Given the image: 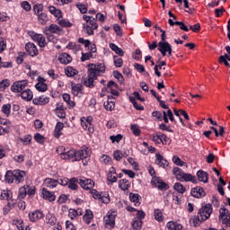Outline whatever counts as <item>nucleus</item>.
I'll use <instances>...</instances> for the list:
<instances>
[{"label":"nucleus","instance_id":"f257e3e1","mask_svg":"<svg viewBox=\"0 0 230 230\" xmlns=\"http://www.w3.org/2000/svg\"><path fill=\"white\" fill-rule=\"evenodd\" d=\"M57 153L61 155V159H72V161H82L84 159H89L91 157V149L84 147L79 151L71 149L66 152L65 146H58Z\"/></svg>","mask_w":230,"mask_h":230},{"label":"nucleus","instance_id":"f03ea898","mask_svg":"<svg viewBox=\"0 0 230 230\" xmlns=\"http://www.w3.org/2000/svg\"><path fill=\"white\" fill-rule=\"evenodd\" d=\"M87 76L84 79V85L93 89L94 87V80H98L100 73H105V64H89Z\"/></svg>","mask_w":230,"mask_h":230},{"label":"nucleus","instance_id":"7ed1b4c3","mask_svg":"<svg viewBox=\"0 0 230 230\" xmlns=\"http://www.w3.org/2000/svg\"><path fill=\"white\" fill-rule=\"evenodd\" d=\"M172 173L175 175L177 181H180L181 182H192L193 184H197L199 182V181H197V177L190 173L184 172L179 167H174L172 169Z\"/></svg>","mask_w":230,"mask_h":230},{"label":"nucleus","instance_id":"20e7f679","mask_svg":"<svg viewBox=\"0 0 230 230\" xmlns=\"http://www.w3.org/2000/svg\"><path fill=\"white\" fill-rule=\"evenodd\" d=\"M211 213H213V206L211 204H206L199 210V216L201 218V222H204L211 217Z\"/></svg>","mask_w":230,"mask_h":230},{"label":"nucleus","instance_id":"39448f33","mask_svg":"<svg viewBox=\"0 0 230 230\" xmlns=\"http://www.w3.org/2000/svg\"><path fill=\"white\" fill-rule=\"evenodd\" d=\"M158 51L162 53L163 57H166V53L167 57H172L173 49H172V45H170L168 41H164L158 43Z\"/></svg>","mask_w":230,"mask_h":230},{"label":"nucleus","instance_id":"423d86ee","mask_svg":"<svg viewBox=\"0 0 230 230\" xmlns=\"http://www.w3.org/2000/svg\"><path fill=\"white\" fill-rule=\"evenodd\" d=\"M116 212H108L107 216L104 217L106 227H109L110 229L114 228V226H116Z\"/></svg>","mask_w":230,"mask_h":230},{"label":"nucleus","instance_id":"0eeeda50","mask_svg":"<svg viewBox=\"0 0 230 230\" xmlns=\"http://www.w3.org/2000/svg\"><path fill=\"white\" fill-rule=\"evenodd\" d=\"M26 85H28L27 81H18L13 83L11 89L13 93H22V90L26 88Z\"/></svg>","mask_w":230,"mask_h":230},{"label":"nucleus","instance_id":"6e6552de","mask_svg":"<svg viewBox=\"0 0 230 230\" xmlns=\"http://www.w3.org/2000/svg\"><path fill=\"white\" fill-rule=\"evenodd\" d=\"M60 31H62V29L55 23L50 24L49 27H45L43 30V33L45 35L51 33H60Z\"/></svg>","mask_w":230,"mask_h":230},{"label":"nucleus","instance_id":"1a4fd4ad","mask_svg":"<svg viewBox=\"0 0 230 230\" xmlns=\"http://www.w3.org/2000/svg\"><path fill=\"white\" fill-rule=\"evenodd\" d=\"M13 174L14 177V182H16V184L24 182V177H26V172L16 170L13 172Z\"/></svg>","mask_w":230,"mask_h":230},{"label":"nucleus","instance_id":"9d476101","mask_svg":"<svg viewBox=\"0 0 230 230\" xmlns=\"http://www.w3.org/2000/svg\"><path fill=\"white\" fill-rule=\"evenodd\" d=\"M152 184H155L158 188V190H168V184L166 182L161 181V178L153 177L151 181Z\"/></svg>","mask_w":230,"mask_h":230},{"label":"nucleus","instance_id":"9b49d317","mask_svg":"<svg viewBox=\"0 0 230 230\" xmlns=\"http://www.w3.org/2000/svg\"><path fill=\"white\" fill-rule=\"evenodd\" d=\"M25 49L29 55H31V57H37V55H39V49H37V46L31 42H29L25 45Z\"/></svg>","mask_w":230,"mask_h":230},{"label":"nucleus","instance_id":"f8f14e48","mask_svg":"<svg viewBox=\"0 0 230 230\" xmlns=\"http://www.w3.org/2000/svg\"><path fill=\"white\" fill-rule=\"evenodd\" d=\"M190 194L195 199H201V197H206V191H204V189L202 187L193 188L190 191Z\"/></svg>","mask_w":230,"mask_h":230},{"label":"nucleus","instance_id":"ddd939ff","mask_svg":"<svg viewBox=\"0 0 230 230\" xmlns=\"http://www.w3.org/2000/svg\"><path fill=\"white\" fill-rule=\"evenodd\" d=\"M44 82H46L44 78L42 77L38 78V84H36L35 88L40 93H46V91H48V84H46V83Z\"/></svg>","mask_w":230,"mask_h":230},{"label":"nucleus","instance_id":"4468645a","mask_svg":"<svg viewBox=\"0 0 230 230\" xmlns=\"http://www.w3.org/2000/svg\"><path fill=\"white\" fill-rule=\"evenodd\" d=\"M79 184L84 188V190H93L94 188V181L91 179L79 180Z\"/></svg>","mask_w":230,"mask_h":230},{"label":"nucleus","instance_id":"2eb2a0df","mask_svg":"<svg viewBox=\"0 0 230 230\" xmlns=\"http://www.w3.org/2000/svg\"><path fill=\"white\" fill-rule=\"evenodd\" d=\"M197 177L199 182H204L205 184H208L209 174H208L207 172H204L202 170L198 171Z\"/></svg>","mask_w":230,"mask_h":230},{"label":"nucleus","instance_id":"dca6fc26","mask_svg":"<svg viewBox=\"0 0 230 230\" xmlns=\"http://www.w3.org/2000/svg\"><path fill=\"white\" fill-rule=\"evenodd\" d=\"M32 103H34V105H46L49 103V98L44 95L36 97L32 100Z\"/></svg>","mask_w":230,"mask_h":230},{"label":"nucleus","instance_id":"f3484780","mask_svg":"<svg viewBox=\"0 0 230 230\" xmlns=\"http://www.w3.org/2000/svg\"><path fill=\"white\" fill-rule=\"evenodd\" d=\"M41 195L43 197V199H45V200H49V202H54L55 199H57V197L55 196V194H53V192L43 189Z\"/></svg>","mask_w":230,"mask_h":230},{"label":"nucleus","instance_id":"a211bd4d","mask_svg":"<svg viewBox=\"0 0 230 230\" xmlns=\"http://www.w3.org/2000/svg\"><path fill=\"white\" fill-rule=\"evenodd\" d=\"M44 217V214L41 211L36 210L31 214H29V218L31 222H38L40 218Z\"/></svg>","mask_w":230,"mask_h":230},{"label":"nucleus","instance_id":"6ab92c4d","mask_svg":"<svg viewBox=\"0 0 230 230\" xmlns=\"http://www.w3.org/2000/svg\"><path fill=\"white\" fill-rule=\"evenodd\" d=\"M155 157H156L155 163L157 165L160 166V168H166V166H168V161L164 159L163 155H161L160 154H157Z\"/></svg>","mask_w":230,"mask_h":230},{"label":"nucleus","instance_id":"aec40b11","mask_svg":"<svg viewBox=\"0 0 230 230\" xmlns=\"http://www.w3.org/2000/svg\"><path fill=\"white\" fill-rule=\"evenodd\" d=\"M43 184L47 188L53 189V188H57L58 186V181L55 179L47 178V179H45Z\"/></svg>","mask_w":230,"mask_h":230},{"label":"nucleus","instance_id":"412c9836","mask_svg":"<svg viewBox=\"0 0 230 230\" xmlns=\"http://www.w3.org/2000/svg\"><path fill=\"white\" fill-rule=\"evenodd\" d=\"M21 96H22V100H26L27 102H31V100L33 99V93L30 89L23 90L21 93Z\"/></svg>","mask_w":230,"mask_h":230},{"label":"nucleus","instance_id":"4be33fe9","mask_svg":"<svg viewBox=\"0 0 230 230\" xmlns=\"http://www.w3.org/2000/svg\"><path fill=\"white\" fill-rule=\"evenodd\" d=\"M58 60L61 64L67 65L71 60H73V58H71L67 53H63L59 56Z\"/></svg>","mask_w":230,"mask_h":230},{"label":"nucleus","instance_id":"5701e85b","mask_svg":"<svg viewBox=\"0 0 230 230\" xmlns=\"http://www.w3.org/2000/svg\"><path fill=\"white\" fill-rule=\"evenodd\" d=\"M62 128H64V123L58 122L54 129V137L58 138L62 136Z\"/></svg>","mask_w":230,"mask_h":230},{"label":"nucleus","instance_id":"b1692460","mask_svg":"<svg viewBox=\"0 0 230 230\" xmlns=\"http://www.w3.org/2000/svg\"><path fill=\"white\" fill-rule=\"evenodd\" d=\"M167 229L169 230H182V225L170 221L166 225Z\"/></svg>","mask_w":230,"mask_h":230},{"label":"nucleus","instance_id":"393cba45","mask_svg":"<svg viewBox=\"0 0 230 230\" xmlns=\"http://www.w3.org/2000/svg\"><path fill=\"white\" fill-rule=\"evenodd\" d=\"M119 188L122 190V191H127L130 188V182L127 179H122L119 181Z\"/></svg>","mask_w":230,"mask_h":230},{"label":"nucleus","instance_id":"a878e982","mask_svg":"<svg viewBox=\"0 0 230 230\" xmlns=\"http://www.w3.org/2000/svg\"><path fill=\"white\" fill-rule=\"evenodd\" d=\"M79 182L80 180L78 181L76 178H72L69 180L67 186L70 190H77Z\"/></svg>","mask_w":230,"mask_h":230},{"label":"nucleus","instance_id":"bb28decb","mask_svg":"<svg viewBox=\"0 0 230 230\" xmlns=\"http://www.w3.org/2000/svg\"><path fill=\"white\" fill-rule=\"evenodd\" d=\"M93 217H94V215L93 214V211L91 209H87L83 217V220L84 222H85V224H91V219Z\"/></svg>","mask_w":230,"mask_h":230},{"label":"nucleus","instance_id":"cd10ccee","mask_svg":"<svg viewBox=\"0 0 230 230\" xmlns=\"http://www.w3.org/2000/svg\"><path fill=\"white\" fill-rule=\"evenodd\" d=\"M110 48H111V51H114L119 57H123V55H124L123 49L121 48L118 47V45H116L114 43H111Z\"/></svg>","mask_w":230,"mask_h":230},{"label":"nucleus","instance_id":"c85d7f7f","mask_svg":"<svg viewBox=\"0 0 230 230\" xmlns=\"http://www.w3.org/2000/svg\"><path fill=\"white\" fill-rule=\"evenodd\" d=\"M131 226L134 230H141V227H143V221H141V219H137V217H135L133 219Z\"/></svg>","mask_w":230,"mask_h":230},{"label":"nucleus","instance_id":"c756f323","mask_svg":"<svg viewBox=\"0 0 230 230\" xmlns=\"http://www.w3.org/2000/svg\"><path fill=\"white\" fill-rule=\"evenodd\" d=\"M164 66H166V61H160L158 62V65L155 66V75H156V76H161V72L159 71V69H163Z\"/></svg>","mask_w":230,"mask_h":230},{"label":"nucleus","instance_id":"7c9ffc66","mask_svg":"<svg viewBox=\"0 0 230 230\" xmlns=\"http://www.w3.org/2000/svg\"><path fill=\"white\" fill-rule=\"evenodd\" d=\"M49 11L52 15H55V17H58V19H60L62 17V12L58 9H56L55 6H49Z\"/></svg>","mask_w":230,"mask_h":230},{"label":"nucleus","instance_id":"2f4dec72","mask_svg":"<svg viewBox=\"0 0 230 230\" xmlns=\"http://www.w3.org/2000/svg\"><path fill=\"white\" fill-rule=\"evenodd\" d=\"M12 197H13V194L11 190H3L0 195L1 200H10Z\"/></svg>","mask_w":230,"mask_h":230},{"label":"nucleus","instance_id":"473e14b6","mask_svg":"<svg viewBox=\"0 0 230 230\" xmlns=\"http://www.w3.org/2000/svg\"><path fill=\"white\" fill-rule=\"evenodd\" d=\"M66 76H76L78 70L73 68V66H67L65 70Z\"/></svg>","mask_w":230,"mask_h":230},{"label":"nucleus","instance_id":"72a5a7b5","mask_svg":"<svg viewBox=\"0 0 230 230\" xmlns=\"http://www.w3.org/2000/svg\"><path fill=\"white\" fill-rule=\"evenodd\" d=\"M83 29L85 31V33H87V35H94V28L91 27V25H89V23H84L83 24Z\"/></svg>","mask_w":230,"mask_h":230},{"label":"nucleus","instance_id":"f704fd0d","mask_svg":"<svg viewBox=\"0 0 230 230\" xmlns=\"http://www.w3.org/2000/svg\"><path fill=\"white\" fill-rule=\"evenodd\" d=\"M82 92V84H72V93L74 96H78L80 93Z\"/></svg>","mask_w":230,"mask_h":230},{"label":"nucleus","instance_id":"c9c22d12","mask_svg":"<svg viewBox=\"0 0 230 230\" xmlns=\"http://www.w3.org/2000/svg\"><path fill=\"white\" fill-rule=\"evenodd\" d=\"M38 21L40 24H46V22L49 21L48 14H46V13H40L38 15Z\"/></svg>","mask_w":230,"mask_h":230},{"label":"nucleus","instance_id":"e433bc0d","mask_svg":"<svg viewBox=\"0 0 230 230\" xmlns=\"http://www.w3.org/2000/svg\"><path fill=\"white\" fill-rule=\"evenodd\" d=\"M155 218L157 220V222H163V212L159 208H155L154 211Z\"/></svg>","mask_w":230,"mask_h":230},{"label":"nucleus","instance_id":"4c0bfd02","mask_svg":"<svg viewBox=\"0 0 230 230\" xmlns=\"http://www.w3.org/2000/svg\"><path fill=\"white\" fill-rule=\"evenodd\" d=\"M175 191H178V193H184L186 191V187L182 185L181 182H176L173 186Z\"/></svg>","mask_w":230,"mask_h":230},{"label":"nucleus","instance_id":"58836bf2","mask_svg":"<svg viewBox=\"0 0 230 230\" xmlns=\"http://www.w3.org/2000/svg\"><path fill=\"white\" fill-rule=\"evenodd\" d=\"M13 181H15L13 176V172L8 171L5 173V182H8V184H12Z\"/></svg>","mask_w":230,"mask_h":230},{"label":"nucleus","instance_id":"ea45409f","mask_svg":"<svg viewBox=\"0 0 230 230\" xmlns=\"http://www.w3.org/2000/svg\"><path fill=\"white\" fill-rule=\"evenodd\" d=\"M129 199L131 202H135V206H139V194L129 193Z\"/></svg>","mask_w":230,"mask_h":230},{"label":"nucleus","instance_id":"a19ab883","mask_svg":"<svg viewBox=\"0 0 230 230\" xmlns=\"http://www.w3.org/2000/svg\"><path fill=\"white\" fill-rule=\"evenodd\" d=\"M81 125L84 130H88V132H94V129L91 127V122L89 121H81Z\"/></svg>","mask_w":230,"mask_h":230},{"label":"nucleus","instance_id":"79ce46f5","mask_svg":"<svg viewBox=\"0 0 230 230\" xmlns=\"http://www.w3.org/2000/svg\"><path fill=\"white\" fill-rule=\"evenodd\" d=\"M116 103L112 101H107L104 102V109H106V111H114Z\"/></svg>","mask_w":230,"mask_h":230},{"label":"nucleus","instance_id":"37998d69","mask_svg":"<svg viewBox=\"0 0 230 230\" xmlns=\"http://www.w3.org/2000/svg\"><path fill=\"white\" fill-rule=\"evenodd\" d=\"M12 109V105L11 104H4L2 106V112L6 116V118H8L10 116V111Z\"/></svg>","mask_w":230,"mask_h":230},{"label":"nucleus","instance_id":"c03bdc74","mask_svg":"<svg viewBox=\"0 0 230 230\" xmlns=\"http://www.w3.org/2000/svg\"><path fill=\"white\" fill-rule=\"evenodd\" d=\"M170 199H172V200H175L176 204H181V201L179 200V196H175L173 194H168L165 200L166 205L170 204Z\"/></svg>","mask_w":230,"mask_h":230},{"label":"nucleus","instance_id":"a18cd8bd","mask_svg":"<svg viewBox=\"0 0 230 230\" xmlns=\"http://www.w3.org/2000/svg\"><path fill=\"white\" fill-rule=\"evenodd\" d=\"M130 129L132 130L134 136H141V129H139V126L137 124H132L130 126Z\"/></svg>","mask_w":230,"mask_h":230},{"label":"nucleus","instance_id":"49530a36","mask_svg":"<svg viewBox=\"0 0 230 230\" xmlns=\"http://www.w3.org/2000/svg\"><path fill=\"white\" fill-rule=\"evenodd\" d=\"M113 76L114 78H117L119 84L125 83V78L123 77V75H121V73H119V71H113Z\"/></svg>","mask_w":230,"mask_h":230},{"label":"nucleus","instance_id":"de8ad7c7","mask_svg":"<svg viewBox=\"0 0 230 230\" xmlns=\"http://www.w3.org/2000/svg\"><path fill=\"white\" fill-rule=\"evenodd\" d=\"M191 222L194 227H198V226H200V224H202V217H200L199 215L198 217H194L191 218Z\"/></svg>","mask_w":230,"mask_h":230},{"label":"nucleus","instance_id":"09e8293b","mask_svg":"<svg viewBox=\"0 0 230 230\" xmlns=\"http://www.w3.org/2000/svg\"><path fill=\"white\" fill-rule=\"evenodd\" d=\"M113 157H114L115 161H121V159H123V157H125V155H123V153H121V151L116 150L113 153Z\"/></svg>","mask_w":230,"mask_h":230},{"label":"nucleus","instance_id":"8fccbe9b","mask_svg":"<svg viewBox=\"0 0 230 230\" xmlns=\"http://www.w3.org/2000/svg\"><path fill=\"white\" fill-rule=\"evenodd\" d=\"M113 62L116 67H121L123 66V59L121 58H118V56L113 57Z\"/></svg>","mask_w":230,"mask_h":230},{"label":"nucleus","instance_id":"3c124183","mask_svg":"<svg viewBox=\"0 0 230 230\" xmlns=\"http://www.w3.org/2000/svg\"><path fill=\"white\" fill-rule=\"evenodd\" d=\"M172 162L174 163V164H176L177 166H184V164H186V163H184V161L181 160L179 156L174 155L172 157Z\"/></svg>","mask_w":230,"mask_h":230},{"label":"nucleus","instance_id":"603ef678","mask_svg":"<svg viewBox=\"0 0 230 230\" xmlns=\"http://www.w3.org/2000/svg\"><path fill=\"white\" fill-rule=\"evenodd\" d=\"M27 193H28V189L26 186L21 187L19 189V198L20 199H24V197H26Z\"/></svg>","mask_w":230,"mask_h":230},{"label":"nucleus","instance_id":"864d4df0","mask_svg":"<svg viewBox=\"0 0 230 230\" xmlns=\"http://www.w3.org/2000/svg\"><path fill=\"white\" fill-rule=\"evenodd\" d=\"M42 10H44V5H42V4H35L34 6H33V11H34V13H36V15H40V12H42Z\"/></svg>","mask_w":230,"mask_h":230},{"label":"nucleus","instance_id":"5fc2aeb1","mask_svg":"<svg viewBox=\"0 0 230 230\" xmlns=\"http://www.w3.org/2000/svg\"><path fill=\"white\" fill-rule=\"evenodd\" d=\"M111 161H112V158L107 155H102L101 157V163H102V164H109Z\"/></svg>","mask_w":230,"mask_h":230},{"label":"nucleus","instance_id":"6e6d98bb","mask_svg":"<svg viewBox=\"0 0 230 230\" xmlns=\"http://www.w3.org/2000/svg\"><path fill=\"white\" fill-rule=\"evenodd\" d=\"M34 139L37 143H40V145L44 144V136L40 135V133H36L34 135Z\"/></svg>","mask_w":230,"mask_h":230},{"label":"nucleus","instance_id":"4d7b16f0","mask_svg":"<svg viewBox=\"0 0 230 230\" xmlns=\"http://www.w3.org/2000/svg\"><path fill=\"white\" fill-rule=\"evenodd\" d=\"M58 24H60L63 28H71L72 26L71 22L64 19L58 20Z\"/></svg>","mask_w":230,"mask_h":230},{"label":"nucleus","instance_id":"13d9d810","mask_svg":"<svg viewBox=\"0 0 230 230\" xmlns=\"http://www.w3.org/2000/svg\"><path fill=\"white\" fill-rule=\"evenodd\" d=\"M93 199H96L97 200H102V197L103 196L102 193L98 192L96 190H92L91 191Z\"/></svg>","mask_w":230,"mask_h":230},{"label":"nucleus","instance_id":"bf43d9fd","mask_svg":"<svg viewBox=\"0 0 230 230\" xmlns=\"http://www.w3.org/2000/svg\"><path fill=\"white\" fill-rule=\"evenodd\" d=\"M22 8L25 10L26 12H30L31 10V4L28 1H23L21 3Z\"/></svg>","mask_w":230,"mask_h":230},{"label":"nucleus","instance_id":"052dcab7","mask_svg":"<svg viewBox=\"0 0 230 230\" xmlns=\"http://www.w3.org/2000/svg\"><path fill=\"white\" fill-rule=\"evenodd\" d=\"M23 145H30L31 143V136L26 135L22 138L20 139Z\"/></svg>","mask_w":230,"mask_h":230},{"label":"nucleus","instance_id":"680f3d73","mask_svg":"<svg viewBox=\"0 0 230 230\" xmlns=\"http://www.w3.org/2000/svg\"><path fill=\"white\" fill-rule=\"evenodd\" d=\"M113 30L116 33V35H118V37H121L123 35V32H121V27H119V25L118 23H115L113 25Z\"/></svg>","mask_w":230,"mask_h":230},{"label":"nucleus","instance_id":"e2e57ef3","mask_svg":"<svg viewBox=\"0 0 230 230\" xmlns=\"http://www.w3.org/2000/svg\"><path fill=\"white\" fill-rule=\"evenodd\" d=\"M56 114L58 116V118H61L64 119L66 118V111H64L62 109L60 108H56Z\"/></svg>","mask_w":230,"mask_h":230},{"label":"nucleus","instance_id":"0e129e2a","mask_svg":"<svg viewBox=\"0 0 230 230\" xmlns=\"http://www.w3.org/2000/svg\"><path fill=\"white\" fill-rule=\"evenodd\" d=\"M228 213H229V209L220 208V210H219V220H222V218L226 217Z\"/></svg>","mask_w":230,"mask_h":230},{"label":"nucleus","instance_id":"69168bd1","mask_svg":"<svg viewBox=\"0 0 230 230\" xmlns=\"http://www.w3.org/2000/svg\"><path fill=\"white\" fill-rule=\"evenodd\" d=\"M69 217L72 220H75L76 217H78V210H75V208L69 209Z\"/></svg>","mask_w":230,"mask_h":230},{"label":"nucleus","instance_id":"338daca9","mask_svg":"<svg viewBox=\"0 0 230 230\" xmlns=\"http://www.w3.org/2000/svg\"><path fill=\"white\" fill-rule=\"evenodd\" d=\"M76 7L81 12V13H87V6L84 4H77Z\"/></svg>","mask_w":230,"mask_h":230},{"label":"nucleus","instance_id":"774afa93","mask_svg":"<svg viewBox=\"0 0 230 230\" xmlns=\"http://www.w3.org/2000/svg\"><path fill=\"white\" fill-rule=\"evenodd\" d=\"M153 141H155L157 145H161V134L155 133L153 135Z\"/></svg>","mask_w":230,"mask_h":230}]
</instances>
